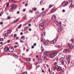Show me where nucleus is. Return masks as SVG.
<instances>
[{"label": "nucleus", "instance_id": "864d4df0", "mask_svg": "<svg viewBox=\"0 0 74 74\" xmlns=\"http://www.w3.org/2000/svg\"><path fill=\"white\" fill-rule=\"evenodd\" d=\"M50 74H54V73L53 72H52L50 73Z\"/></svg>", "mask_w": 74, "mask_h": 74}, {"label": "nucleus", "instance_id": "cd10ccee", "mask_svg": "<svg viewBox=\"0 0 74 74\" xmlns=\"http://www.w3.org/2000/svg\"><path fill=\"white\" fill-rule=\"evenodd\" d=\"M8 33H6L5 34V37H7V36H8Z\"/></svg>", "mask_w": 74, "mask_h": 74}, {"label": "nucleus", "instance_id": "f03ea898", "mask_svg": "<svg viewBox=\"0 0 74 74\" xmlns=\"http://www.w3.org/2000/svg\"><path fill=\"white\" fill-rule=\"evenodd\" d=\"M54 68L56 71H59L61 70V69H62V68L61 67L59 66L58 65H56L55 66Z\"/></svg>", "mask_w": 74, "mask_h": 74}, {"label": "nucleus", "instance_id": "39448f33", "mask_svg": "<svg viewBox=\"0 0 74 74\" xmlns=\"http://www.w3.org/2000/svg\"><path fill=\"white\" fill-rule=\"evenodd\" d=\"M9 48H8V47H5L4 49V52H7V51H9Z\"/></svg>", "mask_w": 74, "mask_h": 74}, {"label": "nucleus", "instance_id": "603ef678", "mask_svg": "<svg viewBox=\"0 0 74 74\" xmlns=\"http://www.w3.org/2000/svg\"><path fill=\"white\" fill-rule=\"evenodd\" d=\"M7 7H8L9 6V3H8L7 4Z\"/></svg>", "mask_w": 74, "mask_h": 74}, {"label": "nucleus", "instance_id": "49530a36", "mask_svg": "<svg viewBox=\"0 0 74 74\" xmlns=\"http://www.w3.org/2000/svg\"><path fill=\"white\" fill-rule=\"evenodd\" d=\"M51 44H53L54 43V42H53V41H51Z\"/></svg>", "mask_w": 74, "mask_h": 74}, {"label": "nucleus", "instance_id": "c85d7f7f", "mask_svg": "<svg viewBox=\"0 0 74 74\" xmlns=\"http://www.w3.org/2000/svg\"><path fill=\"white\" fill-rule=\"evenodd\" d=\"M25 38V36H22L21 37V39H23Z\"/></svg>", "mask_w": 74, "mask_h": 74}, {"label": "nucleus", "instance_id": "4be33fe9", "mask_svg": "<svg viewBox=\"0 0 74 74\" xmlns=\"http://www.w3.org/2000/svg\"><path fill=\"white\" fill-rule=\"evenodd\" d=\"M67 51V49H65L63 51V52L64 53H65V52H66Z\"/></svg>", "mask_w": 74, "mask_h": 74}, {"label": "nucleus", "instance_id": "37998d69", "mask_svg": "<svg viewBox=\"0 0 74 74\" xmlns=\"http://www.w3.org/2000/svg\"><path fill=\"white\" fill-rule=\"evenodd\" d=\"M60 29H61V30H62V29H63V27H61V25H60Z\"/></svg>", "mask_w": 74, "mask_h": 74}, {"label": "nucleus", "instance_id": "0e129e2a", "mask_svg": "<svg viewBox=\"0 0 74 74\" xmlns=\"http://www.w3.org/2000/svg\"><path fill=\"white\" fill-rule=\"evenodd\" d=\"M42 11H44V8H42Z\"/></svg>", "mask_w": 74, "mask_h": 74}, {"label": "nucleus", "instance_id": "20e7f679", "mask_svg": "<svg viewBox=\"0 0 74 74\" xmlns=\"http://www.w3.org/2000/svg\"><path fill=\"white\" fill-rule=\"evenodd\" d=\"M57 53H58L56 51L52 53L50 55L51 58H53L57 55Z\"/></svg>", "mask_w": 74, "mask_h": 74}, {"label": "nucleus", "instance_id": "f3484780", "mask_svg": "<svg viewBox=\"0 0 74 74\" xmlns=\"http://www.w3.org/2000/svg\"><path fill=\"white\" fill-rule=\"evenodd\" d=\"M44 55H46V56H48V52H44Z\"/></svg>", "mask_w": 74, "mask_h": 74}, {"label": "nucleus", "instance_id": "a18cd8bd", "mask_svg": "<svg viewBox=\"0 0 74 74\" xmlns=\"http://www.w3.org/2000/svg\"><path fill=\"white\" fill-rule=\"evenodd\" d=\"M29 12H33V10H29Z\"/></svg>", "mask_w": 74, "mask_h": 74}, {"label": "nucleus", "instance_id": "c756f323", "mask_svg": "<svg viewBox=\"0 0 74 74\" xmlns=\"http://www.w3.org/2000/svg\"><path fill=\"white\" fill-rule=\"evenodd\" d=\"M4 40V39L3 38H0V41H3Z\"/></svg>", "mask_w": 74, "mask_h": 74}, {"label": "nucleus", "instance_id": "4468645a", "mask_svg": "<svg viewBox=\"0 0 74 74\" xmlns=\"http://www.w3.org/2000/svg\"><path fill=\"white\" fill-rule=\"evenodd\" d=\"M19 20V18H18L16 19V20H15L14 21H13V22L14 23H16V22H18Z\"/></svg>", "mask_w": 74, "mask_h": 74}, {"label": "nucleus", "instance_id": "13d9d810", "mask_svg": "<svg viewBox=\"0 0 74 74\" xmlns=\"http://www.w3.org/2000/svg\"><path fill=\"white\" fill-rule=\"evenodd\" d=\"M20 35H23V33L22 32H21L20 33Z\"/></svg>", "mask_w": 74, "mask_h": 74}, {"label": "nucleus", "instance_id": "dca6fc26", "mask_svg": "<svg viewBox=\"0 0 74 74\" xmlns=\"http://www.w3.org/2000/svg\"><path fill=\"white\" fill-rule=\"evenodd\" d=\"M64 71L63 70V69H62L61 70L60 73L61 74H63V73H64Z\"/></svg>", "mask_w": 74, "mask_h": 74}, {"label": "nucleus", "instance_id": "e433bc0d", "mask_svg": "<svg viewBox=\"0 0 74 74\" xmlns=\"http://www.w3.org/2000/svg\"><path fill=\"white\" fill-rule=\"evenodd\" d=\"M53 41V42H54V43H55V42H56V40H54Z\"/></svg>", "mask_w": 74, "mask_h": 74}, {"label": "nucleus", "instance_id": "7c9ffc66", "mask_svg": "<svg viewBox=\"0 0 74 74\" xmlns=\"http://www.w3.org/2000/svg\"><path fill=\"white\" fill-rule=\"evenodd\" d=\"M13 8H11L10 10V12H12V11H13Z\"/></svg>", "mask_w": 74, "mask_h": 74}, {"label": "nucleus", "instance_id": "b1692460", "mask_svg": "<svg viewBox=\"0 0 74 74\" xmlns=\"http://www.w3.org/2000/svg\"><path fill=\"white\" fill-rule=\"evenodd\" d=\"M43 44H45V45H47V44H48V43H47V42H43Z\"/></svg>", "mask_w": 74, "mask_h": 74}, {"label": "nucleus", "instance_id": "4d7b16f0", "mask_svg": "<svg viewBox=\"0 0 74 74\" xmlns=\"http://www.w3.org/2000/svg\"><path fill=\"white\" fill-rule=\"evenodd\" d=\"M23 19H27V18H26V17H25L23 18Z\"/></svg>", "mask_w": 74, "mask_h": 74}, {"label": "nucleus", "instance_id": "4c0bfd02", "mask_svg": "<svg viewBox=\"0 0 74 74\" xmlns=\"http://www.w3.org/2000/svg\"><path fill=\"white\" fill-rule=\"evenodd\" d=\"M0 24L1 25H3V22H1L0 23Z\"/></svg>", "mask_w": 74, "mask_h": 74}, {"label": "nucleus", "instance_id": "393cba45", "mask_svg": "<svg viewBox=\"0 0 74 74\" xmlns=\"http://www.w3.org/2000/svg\"><path fill=\"white\" fill-rule=\"evenodd\" d=\"M13 55L14 56V57L16 58H18V56L15 55V54H13Z\"/></svg>", "mask_w": 74, "mask_h": 74}, {"label": "nucleus", "instance_id": "72a5a7b5", "mask_svg": "<svg viewBox=\"0 0 74 74\" xmlns=\"http://www.w3.org/2000/svg\"><path fill=\"white\" fill-rule=\"evenodd\" d=\"M33 10L34 11H36V10H37V8H33Z\"/></svg>", "mask_w": 74, "mask_h": 74}, {"label": "nucleus", "instance_id": "412c9836", "mask_svg": "<svg viewBox=\"0 0 74 74\" xmlns=\"http://www.w3.org/2000/svg\"><path fill=\"white\" fill-rule=\"evenodd\" d=\"M31 59L30 58H28L27 60V62H30Z\"/></svg>", "mask_w": 74, "mask_h": 74}, {"label": "nucleus", "instance_id": "a211bd4d", "mask_svg": "<svg viewBox=\"0 0 74 74\" xmlns=\"http://www.w3.org/2000/svg\"><path fill=\"white\" fill-rule=\"evenodd\" d=\"M70 5L71 7H74V5L73 4V2H71L70 4Z\"/></svg>", "mask_w": 74, "mask_h": 74}, {"label": "nucleus", "instance_id": "69168bd1", "mask_svg": "<svg viewBox=\"0 0 74 74\" xmlns=\"http://www.w3.org/2000/svg\"><path fill=\"white\" fill-rule=\"evenodd\" d=\"M12 2L13 3H15V1H12Z\"/></svg>", "mask_w": 74, "mask_h": 74}, {"label": "nucleus", "instance_id": "bf43d9fd", "mask_svg": "<svg viewBox=\"0 0 74 74\" xmlns=\"http://www.w3.org/2000/svg\"><path fill=\"white\" fill-rule=\"evenodd\" d=\"M56 64H57V63L56 62H55L54 63V65H56Z\"/></svg>", "mask_w": 74, "mask_h": 74}, {"label": "nucleus", "instance_id": "c03bdc74", "mask_svg": "<svg viewBox=\"0 0 74 74\" xmlns=\"http://www.w3.org/2000/svg\"><path fill=\"white\" fill-rule=\"evenodd\" d=\"M20 41L21 42H22V43H23V42H24L21 40H20Z\"/></svg>", "mask_w": 74, "mask_h": 74}, {"label": "nucleus", "instance_id": "5fc2aeb1", "mask_svg": "<svg viewBox=\"0 0 74 74\" xmlns=\"http://www.w3.org/2000/svg\"><path fill=\"white\" fill-rule=\"evenodd\" d=\"M31 48H34V46H32Z\"/></svg>", "mask_w": 74, "mask_h": 74}, {"label": "nucleus", "instance_id": "09e8293b", "mask_svg": "<svg viewBox=\"0 0 74 74\" xmlns=\"http://www.w3.org/2000/svg\"><path fill=\"white\" fill-rule=\"evenodd\" d=\"M46 66L47 67V68H48L49 67V65H48V64H46Z\"/></svg>", "mask_w": 74, "mask_h": 74}, {"label": "nucleus", "instance_id": "ea45409f", "mask_svg": "<svg viewBox=\"0 0 74 74\" xmlns=\"http://www.w3.org/2000/svg\"><path fill=\"white\" fill-rule=\"evenodd\" d=\"M10 19V16H8V17L7 19Z\"/></svg>", "mask_w": 74, "mask_h": 74}, {"label": "nucleus", "instance_id": "473e14b6", "mask_svg": "<svg viewBox=\"0 0 74 74\" xmlns=\"http://www.w3.org/2000/svg\"><path fill=\"white\" fill-rule=\"evenodd\" d=\"M26 64L27 66H29V63L27 62L26 63Z\"/></svg>", "mask_w": 74, "mask_h": 74}, {"label": "nucleus", "instance_id": "aec40b11", "mask_svg": "<svg viewBox=\"0 0 74 74\" xmlns=\"http://www.w3.org/2000/svg\"><path fill=\"white\" fill-rule=\"evenodd\" d=\"M29 28V27H26L25 28H24V31H26Z\"/></svg>", "mask_w": 74, "mask_h": 74}, {"label": "nucleus", "instance_id": "c9c22d12", "mask_svg": "<svg viewBox=\"0 0 74 74\" xmlns=\"http://www.w3.org/2000/svg\"><path fill=\"white\" fill-rule=\"evenodd\" d=\"M22 74H27V72H23Z\"/></svg>", "mask_w": 74, "mask_h": 74}, {"label": "nucleus", "instance_id": "6e6552de", "mask_svg": "<svg viewBox=\"0 0 74 74\" xmlns=\"http://www.w3.org/2000/svg\"><path fill=\"white\" fill-rule=\"evenodd\" d=\"M14 49L11 47L10 50H9V51L10 52H13L14 51Z\"/></svg>", "mask_w": 74, "mask_h": 74}, {"label": "nucleus", "instance_id": "7ed1b4c3", "mask_svg": "<svg viewBox=\"0 0 74 74\" xmlns=\"http://www.w3.org/2000/svg\"><path fill=\"white\" fill-rule=\"evenodd\" d=\"M39 28L40 30H43L44 28V23H41L39 25Z\"/></svg>", "mask_w": 74, "mask_h": 74}, {"label": "nucleus", "instance_id": "ddd939ff", "mask_svg": "<svg viewBox=\"0 0 74 74\" xmlns=\"http://www.w3.org/2000/svg\"><path fill=\"white\" fill-rule=\"evenodd\" d=\"M55 19H56V16L54 15H53L52 16L51 19H52V20H55Z\"/></svg>", "mask_w": 74, "mask_h": 74}, {"label": "nucleus", "instance_id": "6ab92c4d", "mask_svg": "<svg viewBox=\"0 0 74 74\" xmlns=\"http://www.w3.org/2000/svg\"><path fill=\"white\" fill-rule=\"evenodd\" d=\"M42 36H44V37H45V32H43V34H42Z\"/></svg>", "mask_w": 74, "mask_h": 74}, {"label": "nucleus", "instance_id": "79ce46f5", "mask_svg": "<svg viewBox=\"0 0 74 74\" xmlns=\"http://www.w3.org/2000/svg\"><path fill=\"white\" fill-rule=\"evenodd\" d=\"M14 37H16V34H14Z\"/></svg>", "mask_w": 74, "mask_h": 74}, {"label": "nucleus", "instance_id": "6e6d98bb", "mask_svg": "<svg viewBox=\"0 0 74 74\" xmlns=\"http://www.w3.org/2000/svg\"><path fill=\"white\" fill-rule=\"evenodd\" d=\"M53 12H54L53 10L51 12V13H53Z\"/></svg>", "mask_w": 74, "mask_h": 74}, {"label": "nucleus", "instance_id": "a878e982", "mask_svg": "<svg viewBox=\"0 0 74 74\" xmlns=\"http://www.w3.org/2000/svg\"><path fill=\"white\" fill-rule=\"evenodd\" d=\"M21 26H22V25H19L18 27V28L19 29V28H21Z\"/></svg>", "mask_w": 74, "mask_h": 74}, {"label": "nucleus", "instance_id": "0eeeda50", "mask_svg": "<svg viewBox=\"0 0 74 74\" xmlns=\"http://www.w3.org/2000/svg\"><path fill=\"white\" fill-rule=\"evenodd\" d=\"M38 62L39 63H40L42 62V60L41 58L39 59L38 60Z\"/></svg>", "mask_w": 74, "mask_h": 74}, {"label": "nucleus", "instance_id": "5701e85b", "mask_svg": "<svg viewBox=\"0 0 74 74\" xmlns=\"http://www.w3.org/2000/svg\"><path fill=\"white\" fill-rule=\"evenodd\" d=\"M7 33L10 34L11 33V31L10 30H8L7 32Z\"/></svg>", "mask_w": 74, "mask_h": 74}, {"label": "nucleus", "instance_id": "3c124183", "mask_svg": "<svg viewBox=\"0 0 74 74\" xmlns=\"http://www.w3.org/2000/svg\"><path fill=\"white\" fill-rule=\"evenodd\" d=\"M36 43H34V46H36Z\"/></svg>", "mask_w": 74, "mask_h": 74}, {"label": "nucleus", "instance_id": "423d86ee", "mask_svg": "<svg viewBox=\"0 0 74 74\" xmlns=\"http://www.w3.org/2000/svg\"><path fill=\"white\" fill-rule=\"evenodd\" d=\"M70 58V56L69 55H67L66 56V60H69Z\"/></svg>", "mask_w": 74, "mask_h": 74}, {"label": "nucleus", "instance_id": "8fccbe9b", "mask_svg": "<svg viewBox=\"0 0 74 74\" xmlns=\"http://www.w3.org/2000/svg\"><path fill=\"white\" fill-rule=\"evenodd\" d=\"M10 42V40H8L7 41V42H8V43H9Z\"/></svg>", "mask_w": 74, "mask_h": 74}, {"label": "nucleus", "instance_id": "680f3d73", "mask_svg": "<svg viewBox=\"0 0 74 74\" xmlns=\"http://www.w3.org/2000/svg\"><path fill=\"white\" fill-rule=\"evenodd\" d=\"M42 73H44V70H43L42 71Z\"/></svg>", "mask_w": 74, "mask_h": 74}, {"label": "nucleus", "instance_id": "1a4fd4ad", "mask_svg": "<svg viewBox=\"0 0 74 74\" xmlns=\"http://www.w3.org/2000/svg\"><path fill=\"white\" fill-rule=\"evenodd\" d=\"M42 58H43V60H45L47 59V57H46V56L45 55H44L42 56Z\"/></svg>", "mask_w": 74, "mask_h": 74}, {"label": "nucleus", "instance_id": "e2e57ef3", "mask_svg": "<svg viewBox=\"0 0 74 74\" xmlns=\"http://www.w3.org/2000/svg\"><path fill=\"white\" fill-rule=\"evenodd\" d=\"M59 25H61L62 23L60 22L59 23Z\"/></svg>", "mask_w": 74, "mask_h": 74}, {"label": "nucleus", "instance_id": "bb28decb", "mask_svg": "<svg viewBox=\"0 0 74 74\" xmlns=\"http://www.w3.org/2000/svg\"><path fill=\"white\" fill-rule=\"evenodd\" d=\"M52 7V5H49V8H51V7Z\"/></svg>", "mask_w": 74, "mask_h": 74}, {"label": "nucleus", "instance_id": "a19ab883", "mask_svg": "<svg viewBox=\"0 0 74 74\" xmlns=\"http://www.w3.org/2000/svg\"><path fill=\"white\" fill-rule=\"evenodd\" d=\"M43 2V1L42 0H41V1L40 2V4H41V3H42Z\"/></svg>", "mask_w": 74, "mask_h": 74}, {"label": "nucleus", "instance_id": "9b49d317", "mask_svg": "<svg viewBox=\"0 0 74 74\" xmlns=\"http://www.w3.org/2000/svg\"><path fill=\"white\" fill-rule=\"evenodd\" d=\"M41 15H42V13L39 14L35 18V19H37V18H39V16H41Z\"/></svg>", "mask_w": 74, "mask_h": 74}, {"label": "nucleus", "instance_id": "774afa93", "mask_svg": "<svg viewBox=\"0 0 74 74\" xmlns=\"http://www.w3.org/2000/svg\"><path fill=\"white\" fill-rule=\"evenodd\" d=\"M25 10H26V9H23V11H24V12L25 11Z\"/></svg>", "mask_w": 74, "mask_h": 74}, {"label": "nucleus", "instance_id": "de8ad7c7", "mask_svg": "<svg viewBox=\"0 0 74 74\" xmlns=\"http://www.w3.org/2000/svg\"><path fill=\"white\" fill-rule=\"evenodd\" d=\"M62 11L63 12H65V10H64V9H63Z\"/></svg>", "mask_w": 74, "mask_h": 74}, {"label": "nucleus", "instance_id": "f257e3e1", "mask_svg": "<svg viewBox=\"0 0 74 74\" xmlns=\"http://www.w3.org/2000/svg\"><path fill=\"white\" fill-rule=\"evenodd\" d=\"M69 4V2L67 1H64L62 3L61 5L62 7H66Z\"/></svg>", "mask_w": 74, "mask_h": 74}, {"label": "nucleus", "instance_id": "2f4dec72", "mask_svg": "<svg viewBox=\"0 0 74 74\" xmlns=\"http://www.w3.org/2000/svg\"><path fill=\"white\" fill-rule=\"evenodd\" d=\"M71 41H72V42H74V38H72L71 39Z\"/></svg>", "mask_w": 74, "mask_h": 74}, {"label": "nucleus", "instance_id": "f8f14e48", "mask_svg": "<svg viewBox=\"0 0 74 74\" xmlns=\"http://www.w3.org/2000/svg\"><path fill=\"white\" fill-rule=\"evenodd\" d=\"M12 6L13 8L14 9V8H16V7H17V5H16V4H14L12 5Z\"/></svg>", "mask_w": 74, "mask_h": 74}, {"label": "nucleus", "instance_id": "9d476101", "mask_svg": "<svg viewBox=\"0 0 74 74\" xmlns=\"http://www.w3.org/2000/svg\"><path fill=\"white\" fill-rule=\"evenodd\" d=\"M69 47L71 48H73L74 47L73 45L71 44H69Z\"/></svg>", "mask_w": 74, "mask_h": 74}, {"label": "nucleus", "instance_id": "052dcab7", "mask_svg": "<svg viewBox=\"0 0 74 74\" xmlns=\"http://www.w3.org/2000/svg\"><path fill=\"white\" fill-rule=\"evenodd\" d=\"M48 70L49 73H50L51 72V70L49 69H48Z\"/></svg>", "mask_w": 74, "mask_h": 74}, {"label": "nucleus", "instance_id": "58836bf2", "mask_svg": "<svg viewBox=\"0 0 74 74\" xmlns=\"http://www.w3.org/2000/svg\"><path fill=\"white\" fill-rule=\"evenodd\" d=\"M27 5H28V3H26L25 5V7H27Z\"/></svg>", "mask_w": 74, "mask_h": 74}, {"label": "nucleus", "instance_id": "338daca9", "mask_svg": "<svg viewBox=\"0 0 74 74\" xmlns=\"http://www.w3.org/2000/svg\"><path fill=\"white\" fill-rule=\"evenodd\" d=\"M58 31L60 32V29H58Z\"/></svg>", "mask_w": 74, "mask_h": 74}, {"label": "nucleus", "instance_id": "2eb2a0df", "mask_svg": "<svg viewBox=\"0 0 74 74\" xmlns=\"http://www.w3.org/2000/svg\"><path fill=\"white\" fill-rule=\"evenodd\" d=\"M63 58L61 57V58H60L59 59V60L60 62H62V61L63 60Z\"/></svg>", "mask_w": 74, "mask_h": 74}, {"label": "nucleus", "instance_id": "f704fd0d", "mask_svg": "<svg viewBox=\"0 0 74 74\" xmlns=\"http://www.w3.org/2000/svg\"><path fill=\"white\" fill-rule=\"evenodd\" d=\"M41 49L42 51H44V48H43V47H41Z\"/></svg>", "mask_w": 74, "mask_h": 74}]
</instances>
